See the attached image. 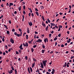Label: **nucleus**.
I'll list each match as a JSON object with an SVG mask.
<instances>
[{
	"instance_id": "1",
	"label": "nucleus",
	"mask_w": 74,
	"mask_h": 74,
	"mask_svg": "<svg viewBox=\"0 0 74 74\" xmlns=\"http://www.w3.org/2000/svg\"><path fill=\"white\" fill-rule=\"evenodd\" d=\"M47 62V60H45L44 61L43 60L42 61V62L44 66H45V67L46 66V63Z\"/></svg>"
},
{
	"instance_id": "2",
	"label": "nucleus",
	"mask_w": 74,
	"mask_h": 74,
	"mask_svg": "<svg viewBox=\"0 0 74 74\" xmlns=\"http://www.w3.org/2000/svg\"><path fill=\"white\" fill-rule=\"evenodd\" d=\"M23 45L24 47H28V46H29V45H28V43H27V42H26V43H23Z\"/></svg>"
},
{
	"instance_id": "3",
	"label": "nucleus",
	"mask_w": 74,
	"mask_h": 74,
	"mask_svg": "<svg viewBox=\"0 0 74 74\" xmlns=\"http://www.w3.org/2000/svg\"><path fill=\"white\" fill-rule=\"evenodd\" d=\"M42 40H40V39H38V40H37L36 42H39V43H40L42 42Z\"/></svg>"
},
{
	"instance_id": "4",
	"label": "nucleus",
	"mask_w": 74,
	"mask_h": 74,
	"mask_svg": "<svg viewBox=\"0 0 74 74\" xmlns=\"http://www.w3.org/2000/svg\"><path fill=\"white\" fill-rule=\"evenodd\" d=\"M10 41L12 44H14V40H13V39L11 38Z\"/></svg>"
},
{
	"instance_id": "5",
	"label": "nucleus",
	"mask_w": 74,
	"mask_h": 74,
	"mask_svg": "<svg viewBox=\"0 0 74 74\" xmlns=\"http://www.w3.org/2000/svg\"><path fill=\"white\" fill-rule=\"evenodd\" d=\"M19 48H20L21 50L23 49V47H22V44H21L19 47Z\"/></svg>"
},
{
	"instance_id": "6",
	"label": "nucleus",
	"mask_w": 74,
	"mask_h": 74,
	"mask_svg": "<svg viewBox=\"0 0 74 74\" xmlns=\"http://www.w3.org/2000/svg\"><path fill=\"white\" fill-rule=\"evenodd\" d=\"M40 67L43 69L44 68V66L43 65V64L42 62H40Z\"/></svg>"
},
{
	"instance_id": "7",
	"label": "nucleus",
	"mask_w": 74,
	"mask_h": 74,
	"mask_svg": "<svg viewBox=\"0 0 74 74\" xmlns=\"http://www.w3.org/2000/svg\"><path fill=\"white\" fill-rule=\"evenodd\" d=\"M42 24L43 26H44V27H46V25H45V24H44V22H42Z\"/></svg>"
},
{
	"instance_id": "8",
	"label": "nucleus",
	"mask_w": 74,
	"mask_h": 74,
	"mask_svg": "<svg viewBox=\"0 0 74 74\" xmlns=\"http://www.w3.org/2000/svg\"><path fill=\"white\" fill-rule=\"evenodd\" d=\"M29 25L30 26H32L33 25V24H32V22H29Z\"/></svg>"
},
{
	"instance_id": "9",
	"label": "nucleus",
	"mask_w": 74,
	"mask_h": 74,
	"mask_svg": "<svg viewBox=\"0 0 74 74\" xmlns=\"http://www.w3.org/2000/svg\"><path fill=\"white\" fill-rule=\"evenodd\" d=\"M27 33H30V30L29 29V28H27Z\"/></svg>"
},
{
	"instance_id": "10",
	"label": "nucleus",
	"mask_w": 74,
	"mask_h": 74,
	"mask_svg": "<svg viewBox=\"0 0 74 74\" xmlns=\"http://www.w3.org/2000/svg\"><path fill=\"white\" fill-rule=\"evenodd\" d=\"M8 73L9 74H11L12 73V70H10V72L9 71Z\"/></svg>"
},
{
	"instance_id": "11",
	"label": "nucleus",
	"mask_w": 74,
	"mask_h": 74,
	"mask_svg": "<svg viewBox=\"0 0 74 74\" xmlns=\"http://www.w3.org/2000/svg\"><path fill=\"white\" fill-rule=\"evenodd\" d=\"M35 66V62H34V63L32 65V67L33 68L34 67V66Z\"/></svg>"
},
{
	"instance_id": "12",
	"label": "nucleus",
	"mask_w": 74,
	"mask_h": 74,
	"mask_svg": "<svg viewBox=\"0 0 74 74\" xmlns=\"http://www.w3.org/2000/svg\"><path fill=\"white\" fill-rule=\"evenodd\" d=\"M51 26H55V24L54 23H51Z\"/></svg>"
},
{
	"instance_id": "13",
	"label": "nucleus",
	"mask_w": 74,
	"mask_h": 74,
	"mask_svg": "<svg viewBox=\"0 0 74 74\" xmlns=\"http://www.w3.org/2000/svg\"><path fill=\"white\" fill-rule=\"evenodd\" d=\"M45 30L46 31H48V26H47L46 27Z\"/></svg>"
},
{
	"instance_id": "14",
	"label": "nucleus",
	"mask_w": 74,
	"mask_h": 74,
	"mask_svg": "<svg viewBox=\"0 0 74 74\" xmlns=\"http://www.w3.org/2000/svg\"><path fill=\"white\" fill-rule=\"evenodd\" d=\"M47 38H45L44 40V41L46 43L47 42Z\"/></svg>"
},
{
	"instance_id": "15",
	"label": "nucleus",
	"mask_w": 74,
	"mask_h": 74,
	"mask_svg": "<svg viewBox=\"0 0 74 74\" xmlns=\"http://www.w3.org/2000/svg\"><path fill=\"white\" fill-rule=\"evenodd\" d=\"M36 14L37 16H38L39 15V14H38V12L36 11Z\"/></svg>"
},
{
	"instance_id": "16",
	"label": "nucleus",
	"mask_w": 74,
	"mask_h": 74,
	"mask_svg": "<svg viewBox=\"0 0 74 74\" xmlns=\"http://www.w3.org/2000/svg\"><path fill=\"white\" fill-rule=\"evenodd\" d=\"M17 37H20V36H22V34H18L17 35Z\"/></svg>"
},
{
	"instance_id": "17",
	"label": "nucleus",
	"mask_w": 74,
	"mask_h": 74,
	"mask_svg": "<svg viewBox=\"0 0 74 74\" xmlns=\"http://www.w3.org/2000/svg\"><path fill=\"white\" fill-rule=\"evenodd\" d=\"M11 68L12 70H13V71L14 70V66H12Z\"/></svg>"
},
{
	"instance_id": "18",
	"label": "nucleus",
	"mask_w": 74,
	"mask_h": 74,
	"mask_svg": "<svg viewBox=\"0 0 74 74\" xmlns=\"http://www.w3.org/2000/svg\"><path fill=\"white\" fill-rule=\"evenodd\" d=\"M26 39H27V40H28V37H29V36H28V35H26Z\"/></svg>"
},
{
	"instance_id": "19",
	"label": "nucleus",
	"mask_w": 74,
	"mask_h": 74,
	"mask_svg": "<svg viewBox=\"0 0 74 74\" xmlns=\"http://www.w3.org/2000/svg\"><path fill=\"white\" fill-rule=\"evenodd\" d=\"M58 39V38L56 37H55L54 39V41H56Z\"/></svg>"
},
{
	"instance_id": "20",
	"label": "nucleus",
	"mask_w": 74,
	"mask_h": 74,
	"mask_svg": "<svg viewBox=\"0 0 74 74\" xmlns=\"http://www.w3.org/2000/svg\"><path fill=\"white\" fill-rule=\"evenodd\" d=\"M44 52H45V50L42 49V53H44Z\"/></svg>"
},
{
	"instance_id": "21",
	"label": "nucleus",
	"mask_w": 74,
	"mask_h": 74,
	"mask_svg": "<svg viewBox=\"0 0 74 74\" xmlns=\"http://www.w3.org/2000/svg\"><path fill=\"white\" fill-rule=\"evenodd\" d=\"M47 21L49 23H50L51 22L50 21V20H49V18H47Z\"/></svg>"
},
{
	"instance_id": "22",
	"label": "nucleus",
	"mask_w": 74,
	"mask_h": 74,
	"mask_svg": "<svg viewBox=\"0 0 74 74\" xmlns=\"http://www.w3.org/2000/svg\"><path fill=\"white\" fill-rule=\"evenodd\" d=\"M23 14L24 15H25V14H26V12L25 11V10H24L23 11Z\"/></svg>"
},
{
	"instance_id": "23",
	"label": "nucleus",
	"mask_w": 74,
	"mask_h": 74,
	"mask_svg": "<svg viewBox=\"0 0 74 74\" xmlns=\"http://www.w3.org/2000/svg\"><path fill=\"white\" fill-rule=\"evenodd\" d=\"M3 26L5 27V29H8V28H7V25H4Z\"/></svg>"
},
{
	"instance_id": "24",
	"label": "nucleus",
	"mask_w": 74,
	"mask_h": 74,
	"mask_svg": "<svg viewBox=\"0 0 74 74\" xmlns=\"http://www.w3.org/2000/svg\"><path fill=\"white\" fill-rule=\"evenodd\" d=\"M40 8L41 10H43V9H44V6H41Z\"/></svg>"
},
{
	"instance_id": "25",
	"label": "nucleus",
	"mask_w": 74,
	"mask_h": 74,
	"mask_svg": "<svg viewBox=\"0 0 74 74\" xmlns=\"http://www.w3.org/2000/svg\"><path fill=\"white\" fill-rule=\"evenodd\" d=\"M6 33L8 34H10V31H7Z\"/></svg>"
},
{
	"instance_id": "26",
	"label": "nucleus",
	"mask_w": 74,
	"mask_h": 74,
	"mask_svg": "<svg viewBox=\"0 0 74 74\" xmlns=\"http://www.w3.org/2000/svg\"><path fill=\"white\" fill-rule=\"evenodd\" d=\"M33 60L34 61V62H36V59L34 58L33 59Z\"/></svg>"
},
{
	"instance_id": "27",
	"label": "nucleus",
	"mask_w": 74,
	"mask_h": 74,
	"mask_svg": "<svg viewBox=\"0 0 74 74\" xmlns=\"http://www.w3.org/2000/svg\"><path fill=\"white\" fill-rule=\"evenodd\" d=\"M59 29H58V32H60V27H59Z\"/></svg>"
},
{
	"instance_id": "28",
	"label": "nucleus",
	"mask_w": 74,
	"mask_h": 74,
	"mask_svg": "<svg viewBox=\"0 0 74 74\" xmlns=\"http://www.w3.org/2000/svg\"><path fill=\"white\" fill-rule=\"evenodd\" d=\"M31 49L32 52H33V51H34V49H33V48H31Z\"/></svg>"
},
{
	"instance_id": "29",
	"label": "nucleus",
	"mask_w": 74,
	"mask_h": 74,
	"mask_svg": "<svg viewBox=\"0 0 74 74\" xmlns=\"http://www.w3.org/2000/svg\"><path fill=\"white\" fill-rule=\"evenodd\" d=\"M30 70L31 72H32V68L31 67H30Z\"/></svg>"
},
{
	"instance_id": "30",
	"label": "nucleus",
	"mask_w": 74,
	"mask_h": 74,
	"mask_svg": "<svg viewBox=\"0 0 74 74\" xmlns=\"http://www.w3.org/2000/svg\"><path fill=\"white\" fill-rule=\"evenodd\" d=\"M14 34L15 36H17V35L18 34H17V33L16 32H14Z\"/></svg>"
},
{
	"instance_id": "31",
	"label": "nucleus",
	"mask_w": 74,
	"mask_h": 74,
	"mask_svg": "<svg viewBox=\"0 0 74 74\" xmlns=\"http://www.w3.org/2000/svg\"><path fill=\"white\" fill-rule=\"evenodd\" d=\"M16 54H17V55H18V54H19V53L18 52V51H16Z\"/></svg>"
},
{
	"instance_id": "32",
	"label": "nucleus",
	"mask_w": 74,
	"mask_h": 74,
	"mask_svg": "<svg viewBox=\"0 0 74 74\" xmlns=\"http://www.w3.org/2000/svg\"><path fill=\"white\" fill-rule=\"evenodd\" d=\"M58 37H61V34H59L58 35Z\"/></svg>"
},
{
	"instance_id": "33",
	"label": "nucleus",
	"mask_w": 74,
	"mask_h": 74,
	"mask_svg": "<svg viewBox=\"0 0 74 74\" xmlns=\"http://www.w3.org/2000/svg\"><path fill=\"white\" fill-rule=\"evenodd\" d=\"M25 59L27 60V56H26L25 57Z\"/></svg>"
},
{
	"instance_id": "34",
	"label": "nucleus",
	"mask_w": 74,
	"mask_h": 74,
	"mask_svg": "<svg viewBox=\"0 0 74 74\" xmlns=\"http://www.w3.org/2000/svg\"><path fill=\"white\" fill-rule=\"evenodd\" d=\"M21 6H20L19 7V11H20L21 10Z\"/></svg>"
},
{
	"instance_id": "35",
	"label": "nucleus",
	"mask_w": 74,
	"mask_h": 74,
	"mask_svg": "<svg viewBox=\"0 0 74 74\" xmlns=\"http://www.w3.org/2000/svg\"><path fill=\"white\" fill-rule=\"evenodd\" d=\"M18 30L19 31V32H22V29H21V28H19L18 29Z\"/></svg>"
},
{
	"instance_id": "36",
	"label": "nucleus",
	"mask_w": 74,
	"mask_h": 74,
	"mask_svg": "<svg viewBox=\"0 0 74 74\" xmlns=\"http://www.w3.org/2000/svg\"><path fill=\"white\" fill-rule=\"evenodd\" d=\"M12 32H15V29H13L12 30Z\"/></svg>"
},
{
	"instance_id": "37",
	"label": "nucleus",
	"mask_w": 74,
	"mask_h": 74,
	"mask_svg": "<svg viewBox=\"0 0 74 74\" xmlns=\"http://www.w3.org/2000/svg\"><path fill=\"white\" fill-rule=\"evenodd\" d=\"M32 42L31 41H28V43L29 44H31Z\"/></svg>"
},
{
	"instance_id": "38",
	"label": "nucleus",
	"mask_w": 74,
	"mask_h": 74,
	"mask_svg": "<svg viewBox=\"0 0 74 74\" xmlns=\"http://www.w3.org/2000/svg\"><path fill=\"white\" fill-rule=\"evenodd\" d=\"M10 5H13V3H10Z\"/></svg>"
},
{
	"instance_id": "39",
	"label": "nucleus",
	"mask_w": 74,
	"mask_h": 74,
	"mask_svg": "<svg viewBox=\"0 0 74 74\" xmlns=\"http://www.w3.org/2000/svg\"><path fill=\"white\" fill-rule=\"evenodd\" d=\"M23 9L24 10H25V5L23 6Z\"/></svg>"
},
{
	"instance_id": "40",
	"label": "nucleus",
	"mask_w": 74,
	"mask_h": 74,
	"mask_svg": "<svg viewBox=\"0 0 74 74\" xmlns=\"http://www.w3.org/2000/svg\"><path fill=\"white\" fill-rule=\"evenodd\" d=\"M61 47H62V48L64 47V45H63V44H62L61 45Z\"/></svg>"
},
{
	"instance_id": "41",
	"label": "nucleus",
	"mask_w": 74,
	"mask_h": 74,
	"mask_svg": "<svg viewBox=\"0 0 74 74\" xmlns=\"http://www.w3.org/2000/svg\"><path fill=\"white\" fill-rule=\"evenodd\" d=\"M51 69H49L48 70V71L49 72H51Z\"/></svg>"
},
{
	"instance_id": "42",
	"label": "nucleus",
	"mask_w": 74,
	"mask_h": 74,
	"mask_svg": "<svg viewBox=\"0 0 74 74\" xmlns=\"http://www.w3.org/2000/svg\"><path fill=\"white\" fill-rule=\"evenodd\" d=\"M42 47L43 49H45V46H42Z\"/></svg>"
},
{
	"instance_id": "43",
	"label": "nucleus",
	"mask_w": 74,
	"mask_h": 74,
	"mask_svg": "<svg viewBox=\"0 0 74 74\" xmlns=\"http://www.w3.org/2000/svg\"><path fill=\"white\" fill-rule=\"evenodd\" d=\"M31 15L32 16V17H33L34 16V14L33 13H32Z\"/></svg>"
},
{
	"instance_id": "44",
	"label": "nucleus",
	"mask_w": 74,
	"mask_h": 74,
	"mask_svg": "<svg viewBox=\"0 0 74 74\" xmlns=\"http://www.w3.org/2000/svg\"><path fill=\"white\" fill-rule=\"evenodd\" d=\"M36 47H37V45H34L33 46V48H36Z\"/></svg>"
},
{
	"instance_id": "45",
	"label": "nucleus",
	"mask_w": 74,
	"mask_h": 74,
	"mask_svg": "<svg viewBox=\"0 0 74 74\" xmlns=\"http://www.w3.org/2000/svg\"><path fill=\"white\" fill-rule=\"evenodd\" d=\"M35 11H38V10H37V9L36 8H35Z\"/></svg>"
},
{
	"instance_id": "46",
	"label": "nucleus",
	"mask_w": 74,
	"mask_h": 74,
	"mask_svg": "<svg viewBox=\"0 0 74 74\" xmlns=\"http://www.w3.org/2000/svg\"><path fill=\"white\" fill-rule=\"evenodd\" d=\"M67 34H70V32L67 31Z\"/></svg>"
},
{
	"instance_id": "47",
	"label": "nucleus",
	"mask_w": 74,
	"mask_h": 74,
	"mask_svg": "<svg viewBox=\"0 0 74 74\" xmlns=\"http://www.w3.org/2000/svg\"><path fill=\"white\" fill-rule=\"evenodd\" d=\"M55 72H53V71H52L51 72V74H54V73Z\"/></svg>"
},
{
	"instance_id": "48",
	"label": "nucleus",
	"mask_w": 74,
	"mask_h": 74,
	"mask_svg": "<svg viewBox=\"0 0 74 74\" xmlns=\"http://www.w3.org/2000/svg\"><path fill=\"white\" fill-rule=\"evenodd\" d=\"M3 55H5V52H3Z\"/></svg>"
},
{
	"instance_id": "49",
	"label": "nucleus",
	"mask_w": 74,
	"mask_h": 74,
	"mask_svg": "<svg viewBox=\"0 0 74 74\" xmlns=\"http://www.w3.org/2000/svg\"><path fill=\"white\" fill-rule=\"evenodd\" d=\"M14 14H17V12H16V11H15L14 12Z\"/></svg>"
},
{
	"instance_id": "50",
	"label": "nucleus",
	"mask_w": 74,
	"mask_h": 74,
	"mask_svg": "<svg viewBox=\"0 0 74 74\" xmlns=\"http://www.w3.org/2000/svg\"><path fill=\"white\" fill-rule=\"evenodd\" d=\"M3 15H2L1 17L0 16V19H1V18H3Z\"/></svg>"
},
{
	"instance_id": "51",
	"label": "nucleus",
	"mask_w": 74,
	"mask_h": 74,
	"mask_svg": "<svg viewBox=\"0 0 74 74\" xmlns=\"http://www.w3.org/2000/svg\"><path fill=\"white\" fill-rule=\"evenodd\" d=\"M28 15L29 16H30L31 15V13H29V14Z\"/></svg>"
},
{
	"instance_id": "52",
	"label": "nucleus",
	"mask_w": 74,
	"mask_h": 74,
	"mask_svg": "<svg viewBox=\"0 0 74 74\" xmlns=\"http://www.w3.org/2000/svg\"><path fill=\"white\" fill-rule=\"evenodd\" d=\"M21 58H18V61H21Z\"/></svg>"
},
{
	"instance_id": "53",
	"label": "nucleus",
	"mask_w": 74,
	"mask_h": 74,
	"mask_svg": "<svg viewBox=\"0 0 74 74\" xmlns=\"http://www.w3.org/2000/svg\"><path fill=\"white\" fill-rule=\"evenodd\" d=\"M5 47H6V49H7V48H8V47H7V45H5Z\"/></svg>"
},
{
	"instance_id": "54",
	"label": "nucleus",
	"mask_w": 74,
	"mask_h": 74,
	"mask_svg": "<svg viewBox=\"0 0 74 74\" xmlns=\"http://www.w3.org/2000/svg\"><path fill=\"white\" fill-rule=\"evenodd\" d=\"M52 71H53L54 72H55V69H53Z\"/></svg>"
},
{
	"instance_id": "55",
	"label": "nucleus",
	"mask_w": 74,
	"mask_h": 74,
	"mask_svg": "<svg viewBox=\"0 0 74 74\" xmlns=\"http://www.w3.org/2000/svg\"><path fill=\"white\" fill-rule=\"evenodd\" d=\"M58 44L57 42H56L55 43V46H56V45Z\"/></svg>"
},
{
	"instance_id": "56",
	"label": "nucleus",
	"mask_w": 74,
	"mask_h": 74,
	"mask_svg": "<svg viewBox=\"0 0 74 74\" xmlns=\"http://www.w3.org/2000/svg\"><path fill=\"white\" fill-rule=\"evenodd\" d=\"M51 36H52V34H49V37H51Z\"/></svg>"
},
{
	"instance_id": "57",
	"label": "nucleus",
	"mask_w": 74,
	"mask_h": 74,
	"mask_svg": "<svg viewBox=\"0 0 74 74\" xmlns=\"http://www.w3.org/2000/svg\"><path fill=\"white\" fill-rule=\"evenodd\" d=\"M9 23L10 24H11V20H10L9 21Z\"/></svg>"
},
{
	"instance_id": "58",
	"label": "nucleus",
	"mask_w": 74,
	"mask_h": 74,
	"mask_svg": "<svg viewBox=\"0 0 74 74\" xmlns=\"http://www.w3.org/2000/svg\"><path fill=\"white\" fill-rule=\"evenodd\" d=\"M51 34H53V31H52L51 32Z\"/></svg>"
},
{
	"instance_id": "59",
	"label": "nucleus",
	"mask_w": 74,
	"mask_h": 74,
	"mask_svg": "<svg viewBox=\"0 0 74 74\" xmlns=\"http://www.w3.org/2000/svg\"><path fill=\"white\" fill-rule=\"evenodd\" d=\"M64 65L66 66V65H67V62H65Z\"/></svg>"
},
{
	"instance_id": "60",
	"label": "nucleus",
	"mask_w": 74,
	"mask_h": 74,
	"mask_svg": "<svg viewBox=\"0 0 74 74\" xmlns=\"http://www.w3.org/2000/svg\"><path fill=\"white\" fill-rule=\"evenodd\" d=\"M47 74H50V73L48 72H47L46 73Z\"/></svg>"
},
{
	"instance_id": "61",
	"label": "nucleus",
	"mask_w": 74,
	"mask_h": 74,
	"mask_svg": "<svg viewBox=\"0 0 74 74\" xmlns=\"http://www.w3.org/2000/svg\"><path fill=\"white\" fill-rule=\"evenodd\" d=\"M2 40L4 42V38H3Z\"/></svg>"
},
{
	"instance_id": "62",
	"label": "nucleus",
	"mask_w": 74,
	"mask_h": 74,
	"mask_svg": "<svg viewBox=\"0 0 74 74\" xmlns=\"http://www.w3.org/2000/svg\"><path fill=\"white\" fill-rule=\"evenodd\" d=\"M35 34H38V32H37L35 31Z\"/></svg>"
},
{
	"instance_id": "63",
	"label": "nucleus",
	"mask_w": 74,
	"mask_h": 74,
	"mask_svg": "<svg viewBox=\"0 0 74 74\" xmlns=\"http://www.w3.org/2000/svg\"><path fill=\"white\" fill-rule=\"evenodd\" d=\"M45 72V70H44L43 71V73H44Z\"/></svg>"
},
{
	"instance_id": "64",
	"label": "nucleus",
	"mask_w": 74,
	"mask_h": 74,
	"mask_svg": "<svg viewBox=\"0 0 74 74\" xmlns=\"http://www.w3.org/2000/svg\"><path fill=\"white\" fill-rule=\"evenodd\" d=\"M67 67H69V65L68 64H66Z\"/></svg>"
}]
</instances>
